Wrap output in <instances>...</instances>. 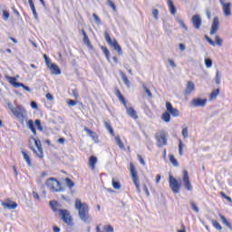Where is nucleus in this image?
Returning <instances> with one entry per match:
<instances>
[{
	"label": "nucleus",
	"instance_id": "nucleus-1",
	"mask_svg": "<svg viewBox=\"0 0 232 232\" xmlns=\"http://www.w3.org/2000/svg\"><path fill=\"white\" fill-rule=\"evenodd\" d=\"M74 206L75 209L78 211L81 221L85 224H90V222H92V217H90V207H88V204L82 203L81 199L77 198Z\"/></svg>",
	"mask_w": 232,
	"mask_h": 232
},
{
	"label": "nucleus",
	"instance_id": "nucleus-2",
	"mask_svg": "<svg viewBox=\"0 0 232 232\" xmlns=\"http://www.w3.org/2000/svg\"><path fill=\"white\" fill-rule=\"evenodd\" d=\"M7 108H9L10 111L18 121L24 122V119H26V109H24V106L18 104L16 107H14L12 102H7Z\"/></svg>",
	"mask_w": 232,
	"mask_h": 232
},
{
	"label": "nucleus",
	"instance_id": "nucleus-3",
	"mask_svg": "<svg viewBox=\"0 0 232 232\" xmlns=\"http://www.w3.org/2000/svg\"><path fill=\"white\" fill-rule=\"evenodd\" d=\"M55 204V202L50 201V207L52 208V209L55 212H58L60 218L63 219V222H64V224H67V226H73V219L72 218V215H70V211L66 209H56V208L54 207Z\"/></svg>",
	"mask_w": 232,
	"mask_h": 232
},
{
	"label": "nucleus",
	"instance_id": "nucleus-4",
	"mask_svg": "<svg viewBox=\"0 0 232 232\" xmlns=\"http://www.w3.org/2000/svg\"><path fill=\"white\" fill-rule=\"evenodd\" d=\"M155 139L157 140L156 145L158 148H164V146L168 144V133L164 130L157 132Z\"/></svg>",
	"mask_w": 232,
	"mask_h": 232
},
{
	"label": "nucleus",
	"instance_id": "nucleus-5",
	"mask_svg": "<svg viewBox=\"0 0 232 232\" xmlns=\"http://www.w3.org/2000/svg\"><path fill=\"white\" fill-rule=\"evenodd\" d=\"M46 186L53 193H61V191H63V188H61V183L54 178L48 179L46 181Z\"/></svg>",
	"mask_w": 232,
	"mask_h": 232
},
{
	"label": "nucleus",
	"instance_id": "nucleus-6",
	"mask_svg": "<svg viewBox=\"0 0 232 232\" xmlns=\"http://www.w3.org/2000/svg\"><path fill=\"white\" fill-rule=\"evenodd\" d=\"M31 140H34L36 149L34 147H30V150H32V151L36 154V157H38V159H44V153L43 152V145L41 144V140H36L35 138H31Z\"/></svg>",
	"mask_w": 232,
	"mask_h": 232
},
{
	"label": "nucleus",
	"instance_id": "nucleus-7",
	"mask_svg": "<svg viewBox=\"0 0 232 232\" xmlns=\"http://www.w3.org/2000/svg\"><path fill=\"white\" fill-rule=\"evenodd\" d=\"M130 171L133 184L136 187L138 193H140V185L139 184V173L135 169V166H133V163H130Z\"/></svg>",
	"mask_w": 232,
	"mask_h": 232
},
{
	"label": "nucleus",
	"instance_id": "nucleus-8",
	"mask_svg": "<svg viewBox=\"0 0 232 232\" xmlns=\"http://www.w3.org/2000/svg\"><path fill=\"white\" fill-rule=\"evenodd\" d=\"M169 186L171 191H173L176 195H177V193H180V188L182 185L180 183H179L177 179H175L171 175L169 176Z\"/></svg>",
	"mask_w": 232,
	"mask_h": 232
},
{
	"label": "nucleus",
	"instance_id": "nucleus-9",
	"mask_svg": "<svg viewBox=\"0 0 232 232\" xmlns=\"http://www.w3.org/2000/svg\"><path fill=\"white\" fill-rule=\"evenodd\" d=\"M105 40L107 42V44L111 46L112 48H114V50H116V52L122 55V48H121V45H119V44L117 43V40H111V37L110 36V34L108 33H105Z\"/></svg>",
	"mask_w": 232,
	"mask_h": 232
},
{
	"label": "nucleus",
	"instance_id": "nucleus-10",
	"mask_svg": "<svg viewBox=\"0 0 232 232\" xmlns=\"http://www.w3.org/2000/svg\"><path fill=\"white\" fill-rule=\"evenodd\" d=\"M208 104V99L194 98L191 100V106L193 108H204Z\"/></svg>",
	"mask_w": 232,
	"mask_h": 232
},
{
	"label": "nucleus",
	"instance_id": "nucleus-11",
	"mask_svg": "<svg viewBox=\"0 0 232 232\" xmlns=\"http://www.w3.org/2000/svg\"><path fill=\"white\" fill-rule=\"evenodd\" d=\"M183 186L187 191H191L193 189L191 182L189 181V174L188 173V170H183Z\"/></svg>",
	"mask_w": 232,
	"mask_h": 232
},
{
	"label": "nucleus",
	"instance_id": "nucleus-12",
	"mask_svg": "<svg viewBox=\"0 0 232 232\" xmlns=\"http://www.w3.org/2000/svg\"><path fill=\"white\" fill-rule=\"evenodd\" d=\"M219 3L223 7V14H224L225 17H230L231 3H225V0H219Z\"/></svg>",
	"mask_w": 232,
	"mask_h": 232
},
{
	"label": "nucleus",
	"instance_id": "nucleus-13",
	"mask_svg": "<svg viewBox=\"0 0 232 232\" xmlns=\"http://www.w3.org/2000/svg\"><path fill=\"white\" fill-rule=\"evenodd\" d=\"M166 109H167V111L170 113V115H172V117H179V115H180V112L179 111V110L173 108V105L169 102H166Z\"/></svg>",
	"mask_w": 232,
	"mask_h": 232
},
{
	"label": "nucleus",
	"instance_id": "nucleus-14",
	"mask_svg": "<svg viewBox=\"0 0 232 232\" xmlns=\"http://www.w3.org/2000/svg\"><path fill=\"white\" fill-rule=\"evenodd\" d=\"M192 24L196 30L200 29V26H202V18H200V15L195 14L192 16Z\"/></svg>",
	"mask_w": 232,
	"mask_h": 232
},
{
	"label": "nucleus",
	"instance_id": "nucleus-15",
	"mask_svg": "<svg viewBox=\"0 0 232 232\" xmlns=\"http://www.w3.org/2000/svg\"><path fill=\"white\" fill-rule=\"evenodd\" d=\"M6 81H8L9 84L13 86L14 88H21L23 86V83L17 82V78L15 77H11L9 75H5Z\"/></svg>",
	"mask_w": 232,
	"mask_h": 232
},
{
	"label": "nucleus",
	"instance_id": "nucleus-16",
	"mask_svg": "<svg viewBox=\"0 0 232 232\" xmlns=\"http://www.w3.org/2000/svg\"><path fill=\"white\" fill-rule=\"evenodd\" d=\"M218 17H214L212 24H211V30H210V35H215L217 32H218Z\"/></svg>",
	"mask_w": 232,
	"mask_h": 232
},
{
	"label": "nucleus",
	"instance_id": "nucleus-17",
	"mask_svg": "<svg viewBox=\"0 0 232 232\" xmlns=\"http://www.w3.org/2000/svg\"><path fill=\"white\" fill-rule=\"evenodd\" d=\"M195 92V82L188 81L186 85L185 95H191Z\"/></svg>",
	"mask_w": 232,
	"mask_h": 232
},
{
	"label": "nucleus",
	"instance_id": "nucleus-18",
	"mask_svg": "<svg viewBox=\"0 0 232 232\" xmlns=\"http://www.w3.org/2000/svg\"><path fill=\"white\" fill-rule=\"evenodd\" d=\"M127 110V115H129V117H131V119H139V116L137 115V111L131 108V107H125Z\"/></svg>",
	"mask_w": 232,
	"mask_h": 232
},
{
	"label": "nucleus",
	"instance_id": "nucleus-19",
	"mask_svg": "<svg viewBox=\"0 0 232 232\" xmlns=\"http://www.w3.org/2000/svg\"><path fill=\"white\" fill-rule=\"evenodd\" d=\"M84 131H86V133H88V135L91 137V139L94 141V142H99V136H97V133L93 132L92 130H91L88 128L84 129Z\"/></svg>",
	"mask_w": 232,
	"mask_h": 232
},
{
	"label": "nucleus",
	"instance_id": "nucleus-20",
	"mask_svg": "<svg viewBox=\"0 0 232 232\" xmlns=\"http://www.w3.org/2000/svg\"><path fill=\"white\" fill-rule=\"evenodd\" d=\"M53 75H61V69H59V65L55 63H52L49 67Z\"/></svg>",
	"mask_w": 232,
	"mask_h": 232
},
{
	"label": "nucleus",
	"instance_id": "nucleus-21",
	"mask_svg": "<svg viewBox=\"0 0 232 232\" xmlns=\"http://www.w3.org/2000/svg\"><path fill=\"white\" fill-rule=\"evenodd\" d=\"M2 206L5 209H16L17 204L15 202H3Z\"/></svg>",
	"mask_w": 232,
	"mask_h": 232
},
{
	"label": "nucleus",
	"instance_id": "nucleus-22",
	"mask_svg": "<svg viewBox=\"0 0 232 232\" xmlns=\"http://www.w3.org/2000/svg\"><path fill=\"white\" fill-rule=\"evenodd\" d=\"M167 5L169 6L171 15H175V14H177V8H175V5L173 4V1L167 0Z\"/></svg>",
	"mask_w": 232,
	"mask_h": 232
},
{
	"label": "nucleus",
	"instance_id": "nucleus-23",
	"mask_svg": "<svg viewBox=\"0 0 232 232\" xmlns=\"http://www.w3.org/2000/svg\"><path fill=\"white\" fill-rule=\"evenodd\" d=\"M22 155L24 157V160L26 162L27 166L32 167V160H30V155L26 153V151L22 150Z\"/></svg>",
	"mask_w": 232,
	"mask_h": 232
},
{
	"label": "nucleus",
	"instance_id": "nucleus-24",
	"mask_svg": "<svg viewBox=\"0 0 232 232\" xmlns=\"http://www.w3.org/2000/svg\"><path fill=\"white\" fill-rule=\"evenodd\" d=\"M219 218H221L222 224H224L230 231H232V225L228 222L227 219H226V217H224L222 214H219Z\"/></svg>",
	"mask_w": 232,
	"mask_h": 232
},
{
	"label": "nucleus",
	"instance_id": "nucleus-25",
	"mask_svg": "<svg viewBox=\"0 0 232 232\" xmlns=\"http://www.w3.org/2000/svg\"><path fill=\"white\" fill-rule=\"evenodd\" d=\"M95 164H97V157L95 156H91L89 159V166L91 169H95Z\"/></svg>",
	"mask_w": 232,
	"mask_h": 232
},
{
	"label": "nucleus",
	"instance_id": "nucleus-26",
	"mask_svg": "<svg viewBox=\"0 0 232 232\" xmlns=\"http://www.w3.org/2000/svg\"><path fill=\"white\" fill-rule=\"evenodd\" d=\"M27 128L29 130H31L32 133H34V135H37V130H35V125L34 124V121L29 120L27 121Z\"/></svg>",
	"mask_w": 232,
	"mask_h": 232
},
{
	"label": "nucleus",
	"instance_id": "nucleus-27",
	"mask_svg": "<svg viewBox=\"0 0 232 232\" xmlns=\"http://www.w3.org/2000/svg\"><path fill=\"white\" fill-rule=\"evenodd\" d=\"M82 34L83 35L84 44H86L89 48H92V44L90 43V38H88V35L86 34V31H84V29L82 30Z\"/></svg>",
	"mask_w": 232,
	"mask_h": 232
},
{
	"label": "nucleus",
	"instance_id": "nucleus-28",
	"mask_svg": "<svg viewBox=\"0 0 232 232\" xmlns=\"http://www.w3.org/2000/svg\"><path fill=\"white\" fill-rule=\"evenodd\" d=\"M28 3H29V6L33 12V15H34V19H37L38 18L37 11L35 10V5H34V1L28 0Z\"/></svg>",
	"mask_w": 232,
	"mask_h": 232
},
{
	"label": "nucleus",
	"instance_id": "nucleus-29",
	"mask_svg": "<svg viewBox=\"0 0 232 232\" xmlns=\"http://www.w3.org/2000/svg\"><path fill=\"white\" fill-rule=\"evenodd\" d=\"M220 94V89L214 90L208 96L209 101H213V99H216Z\"/></svg>",
	"mask_w": 232,
	"mask_h": 232
},
{
	"label": "nucleus",
	"instance_id": "nucleus-30",
	"mask_svg": "<svg viewBox=\"0 0 232 232\" xmlns=\"http://www.w3.org/2000/svg\"><path fill=\"white\" fill-rule=\"evenodd\" d=\"M115 142L117 146H119L120 150H124V143H122V140H121V136L117 135L115 136Z\"/></svg>",
	"mask_w": 232,
	"mask_h": 232
},
{
	"label": "nucleus",
	"instance_id": "nucleus-31",
	"mask_svg": "<svg viewBox=\"0 0 232 232\" xmlns=\"http://www.w3.org/2000/svg\"><path fill=\"white\" fill-rule=\"evenodd\" d=\"M104 126H105L106 130L109 131V133L112 137H115V132L113 131V128H111V125H110V122L104 121Z\"/></svg>",
	"mask_w": 232,
	"mask_h": 232
},
{
	"label": "nucleus",
	"instance_id": "nucleus-32",
	"mask_svg": "<svg viewBox=\"0 0 232 232\" xmlns=\"http://www.w3.org/2000/svg\"><path fill=\"white\" fill-rule=\"evenodd\" d=\"M214 81H215L216 84H220V82L222 81V74H220V71H218V70L216 71V76L214 78Z\"/></svg>",
	"mask_w": 232,
	"mask_h": 232
},
{
	"label": "nucleus",
	"instance_id": "nucleus-33",
	"mask_svg": "<svg viewBox=\"0 0 232 232\" xmlns=\"http://www.w3.org/2000/svg\"><path fill=\"white\" fill-rule=\"evenodd\" d=\"M176 21H177V23H179L180 28H183V30H185V32H188V25H186V24H184V21L182 19H180V17H177Z\"/></svg>",
	"mask_w": 232,
	"mask_h": 232
},
{
	"label": "nucleus",
	"instance_id": "nucleus-34",
	"mask_svg": "<svg viewBox=\"0 0 232 232\" xmlns=\"http://www.w3.org/2000/svg\"><path fill=\"white\" fill-rule=\"evenodd\" d=\"M169 162H171L175 168L179 167V161L177 160V159H175V156L173 154H169Z\"/></svg>",
	"mask_w": 232,
	"mask_h": 232
},
{
	"label": "nucleus",
	"instance_id": "nucleus-35",
	"mask_svg": "<svg viewBox=\"0 0 232 232\" xmlns=\"http://www.w3.org/2000/svg\"><path fill=\"white\" fill-rule=\"evenodd\" d=\"M121 76L127 88H130V80H128V76H126L124 72H121Z\"/></svg>",
	"mask_w": 232,
	"mask_h": 232
},
{
	"label": "nucleus",
	"instance_id": "nucleus-36",
	"mask_svg": "<svg viewBox=\"0 0 232 232\" xmlns=\"http://www.w3.org/2000/svg\"><path fill=\"white\" fill-rule=\"evenodd\" d=\"M161 119H162V121H164V122H169L171 121V115H169V112H164L162 114Z\"/></svg>",
	"mask_w": 232,
	"mask_h": 232
},
{
	"label": "nucleus",
	"instance_id": "nucleus-37",
	"mask_svg": "<svg viewBox=\"0 0 232 232\" xmlns=\"http://www.w3.org/2000/svg\"><path fill=\"white\" fill-rule=\"evenodd\" d=\"M211 224L212 226L218 229V231H222V226H220V224L218 223V221L215 220V219H212L211 220Z\"/></svg>",
	"mask_w": 232,
	"mask_h": 232
},
{
	"label": "nucleus",
	"instance_id": "nucleus-38",
	"mask_svg": "<svg viewBox=\"0 0 232 232\" xmlns=\"http://www.w3.org/2000/svg\"><path fill=\"white\" fill-rule=\"evenodd\" d=\"M142 88H143L145 93H147L149 99H152L153 98V94L151 93V91H150V89H148L146 84H142Z\"/></svg>",
	"mask_w": 232,
	"mask_h": 232
},
{
	"label": "nucleus",
	"instance_id": "nucleus-39",
	"mask_svg": "<svg viewBox=\"0 0 232 232\" xmlns=\"http://www.w3.org/2000/svg\"><path fill=\"white\" fill-rule=\"evenodd\" d=\"M101 50L103 52L107 61H110V50H108L105 46H102Z\"/></svg>",
	"mask_w": 232,
	"mask_h": 232
},
{
	"label": "nucleus",
	"instance_id": "nucleus-40",
	"mask_svg": "<svg viewBox=\"0 0 232 232\" xmlns=\"http://www.w3.org/2000/svg\"><path fill=\"white\" fill-rule=\"evenodd\" d=\"M163 29L166 32V34H171V24H169L168 23H164Z\"/></svg>",
	"mask_w": 232,
	"mask_h": 232
},
{
	"label": "nucleus",
	"instance_id": "nucleus-41",
	"mask_svg": "<svg viewBox=\"0 0 232 232\" xmlns=\"http://www.w3.org/2000/svg\"><path fill=\"white\" fill-rule=\"evenodd\" d=\"M111 184L114 189H121V183L115 180L114 178L112 179Z\"/></svg>",
	"mask_w": 232,
	"mask_h": 232
},
{
	"label": "nucleus",
	"instance_id": "nucleus-42",
	"mask_svg": "<svg viewBox=\"0 0 232 232\" xmlns=\"http://www.w3.org/2000/svg\"><path fill=\"white\" fill-rule=\"evenodd\" d=\"M179 155H180V157H182V155H184V150H183V149H184V144L182 143V140H179Z\"/></svg>",
	"mask_w": 232,
	"mask_h": 232
},
{
	"label": "nucleus",
	"instance_id": "nucleus-43",
	"mask_svg": "<svg viewBox=\"0 0 232 232\" xmlns=\"http://www.w3.org/2000/svg\"><path fill=\"white\" fill-rule=\"evenodd\" d=\"M65 182H66V186L69 187V189H72L73 186H75V184L72 179H70V178L65 179Z\"/></svg>",
	"mask_w": 232,
	"mask_h": 232
},
{
	"label": "nucleus",
	"instance_id": "nucleus-44",
	"mask_svg": "<svg viewBox=\"0 0 232 232\" xmlns=\"http://www.w3.org/2000/svg\"><path fill=\"white\" fill-rule=\"evenodd\" d=\"M206 68H211L213 66V61L209 58L205 59Z\"/></svg>",
	"mask_w": 232,
	"mask_h": 232
},
{
	"label": "nucleus",
	"instance_id": "nucleus-45",
	"mask_svg": "<svg viewBox=\"0 0 232 232\" xmlns=\"http://www.w3.org/2000/svg\"><path fill=\"white\" fill-rule=\"evenodd\" d=\"M107 5L108 6L112 8L113 12H117V6L115 5V4H113V2H111V0H107Z\"/></svg>",
	"mask_w": 232,
	"mask_h": 232
},
{
	"label": "nucleus",
	"instance_id": "nucleus-46",
	"mask_svg": "<svg viewBox=\"0 0 232 232\" xmlns=\"http://www.w3.org/2000/svg\"><path fill=\"white\" fill-rule=\"evenodd\" d=\"M34 124L38 131H43V126L41 125V120H35Z\"/></svg>",
	"mask_w": 232,
	"mask_h": 232
},
{
	"label": "nucleus",
	"instance_id": "nucleus-47",
	"mask_svg": "<svg viewBox=\"0 0 232 232\" xmlns=\"http://www.w3.org/2000/svg\"><path fill=\"white\" fill-rule=\"evenodd\" d=\"M44 59L45 61L47 68H50V66H52V63L50 62V58H48V55L44 54Z\"/></svg>",
	"mask_w": 232,
	"mask_h": 232
},
{
	"label": "nucleus",
	"instance_id": "nucleus-48",
	"mask_svg": "<svg viewBox=\"0 0 232 232\" xmlns=\"http://www.w3.org/2000/svg\"><path fill=\"white\" fill-rule=\"evenodd\" d=\"M215 41H216V44H218V46H222L223 41H222V38H220V36L216 35Z\"/></svg>",
	"mask_w": 232,
	"mask_h": 232
},
{
	"label": "nucleus",
	"instance_id": "nucleus-49",
	"mask_svg": "<svg viewBox=\"0 0 232 232\" xmlns=\"http://www.w3.org/2000/svg\"><path fill=\"white\" fill-rule=\"evenodd\" d=\"M152 15L154 19H156V21H159V10L157 9L152 10Z\"/></svg>",
	"mask_w": 232,
	"mask_h": 232
},
{
	"label": "nucleus",
	"instance_id": "nucleus-50",
	"mask_svg": "<svg viewBox=\"0 0 232 232\" xmlns=\"http://www.w3.org/2000/svg\"><path fill=\"white\" fill-rule=\"evenodd\" d=\"M4 21H8L10 17V13L8 11H3Z\"/></svg>",
	"mask_w": 232,
	"mask_h": 232
},
{
	"label": "nucleus",
	"instance_id": "nucleus-51",
	"mask_svg": "<svg viewBox=\"0 0 232 232\" xmlns=\"http://www.w3.org/2000/svg\"><path fill=\"white\" fill-rule=\"evenodd\" d=\"M190 206H191L193 211H195L196 213H198V211H199L198 207H197V204H195V202H191Z\"/></svg>",
	"mask_w": 232,
	"mask_h": 232
},
{
	"label": "nucleus",
	"instance_id": "nucleus-52",
	"mask_svg": "<svg viewBox=\"0 0 232 232\" xmlns=\"http://www.w3.org/2000/svg\"><path fill=\"white\" fill-rule=\"evenodd\" d=\"M168 63H169V66H171V68H177V64L175 63V62L173 60L169 59Z\"/></svg>",
	"mask_w": 232,
	"mask_h": 232
},
{
	"label": "nucleus",
	"instance_id": "nucleus-53",
	"mask_svg": "<svg viewBox=\"0 0 232 232\" xmlns=\"http://www.w3.org/2000/svg\"><path fill=\"white\" fill-rule=\"evenodd\" d=\"M92 17L96 24H101V18H99L95 14H92Z\"/></svg>",
	"mask_w": 232,
	"mask_h": 232
},
{
	"label": "nucleus",
	"instance_id": "nucleus-54",
	"mask_svg": "<svg viewBox=\"0 0 232 232\" xmlns=\"http://www.w3.org/2000/svg\"><path fill=\"white\" fill-rule=\"evenodd\" d=\"M68 106H77V102L73 101V100H69L67 102Z\"/></svg>",
	"mask_w": 232,
	"mask_h": 232
},
{
	"label": "nucleus",
	"instance_id": "nucleus-55",
	"mask_svg": "<svg viewBox=\"0 0 232 232\" xmlns=\"http://www.w3.org/2000/svg\"><path fill=\"white\" fill-rule=\"evenodd\" d=\"M138 160L140 162L142 166H146V162L144 161V159H142V156L138 155Z\"/></svg>",
	"mask_w": 232,
	"mask_h": 232
},
{
	"label": "nucleus",
	"instance_id": "nucleus-56",
	"mask_svg": "<svg viewBox=\"0 0 232 232\" xmlns=\"http://www.w3.org/2000/svg\"><path fill=\"white\" fill-rule=\"evenodd\" d=\"M182 136L184 137V139H188V128H184L182 130Z\"/></svg>",
	"mask_w": 232,
	"mask_h": 232
},
{
	"label": "nucleus",
	"instance_id": "nucleus-57",
	"mask_svg": "<svg viewBox=\"0 0 232 232\" xmlns=\"http://www.w3.org/2000/svg\"><path fill=\"white\" fill-rule=\"evenodd\" d=\"M143 191L147 197H150V190H148V187L146 185H143Z\"/></svg>",
	"mask_w": 232,
	"mask_h": 232
},
{
	"label": "nucleus",
	"instance_id": "nucleus-58",
	"mask_svg": "<svg viewBox=\"0 0 232 232\" xmlns=\"http://www.w3.org/2000/svg\"><path fill=\"white\" fill-rule=\"evenodd\" d=\"M118 99L122 102V104L126 107V100L124 99V96H119Z\"/></svg>",
	"mask_w": 232,
	"mask_h": 232
},
{
	"label": "nucleus",
	"instance_id": "nucleus-59",
	"mask_svg": "<svg viewBox=\"0 0 232 232\" xmlns=\"http://www.w3.org/2000/svg\"><path fill=\"white\" fill-rule=\"evenodd\" d=\"M179 48L180 52H184L186 50V44H179Z\"/></svg>",
	"mask_w": 232,
	"mask_h": 232
},
{
	"label": "nucleus",
	"instance_id": "nucleus-60",
	"mask_svg": "<svg viewBox=\"0 0 232 232\" xmlns=\"http://www.w3.org/2000/svg\"><path fill=\"white\" fill-rule=\"evenodd\" d=\"M20 88H24V90H25V92H32L30 90V87L24 85V83H22V85H20Z\"/></svg>",
	"mask_w": 232,
	"mask_h": 232
},
{
	"label": "nucleus",
	"instance_id": "nucleus-61",
	"mask_svg": "<svg viewBox=\"0 0 232 232\" xmlns=\"http://www.w3.org/2000/svg\"><path fill=\"white\" fill-rule=\"evenodd\" d=\"M45 98L47 99V101H53V96L51 93H47L45 95Z\"/></svg>",
	"mask_w": 232,
	"mask_h": 232
},
{
	"label": "nucleus",
	"instance_id": "nucleus-62",
	"mask_svg": "<svg viewBox=\"0 0 232 232\" xmlns=\"http://www.w3.org/2000/svg\"><path fill=\"white\" fill-rule=\"evenodd\" d=\"M58 144H64V142H66V139L64 138H60L57 140Z\"/></svg>",
	"mask_w": 232,
	"mask_h": 232
},
{
	"label": "nucleus",
	"instance_id": "nucleus-63",
	"mask_svg": "<svg viewBox=\"0 0 232 232\" xmlns=\"http://www.w3.org/2000/svg\"><path fill=\"white\" fill-rule=\"evenodd\" d=\"M31 108H33V110H37V102H31Z\"/></svg>",
	"mask_w": 232,
	"mask_h": 232
},
{
	"label": "nucleus",
	"instance_id": "nucleus-64",
	"mask_svg": "<svg viewBox=\"0 0 232 232\" xmlns=\"http://www.w3.org/2000/svg\"><path fill=\"white\" fill-rule=\"evenodd\" d=\"M72 95H73L74 99H79V93L77 92V91L72 90Z\"/></svg>",
	"mask_w": 232,
	"mask_h": 232
}]
</instances>
